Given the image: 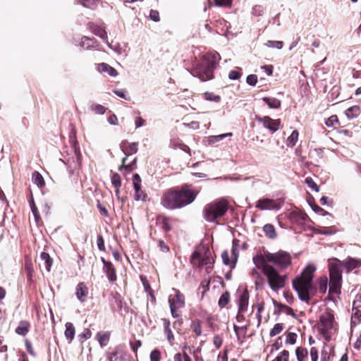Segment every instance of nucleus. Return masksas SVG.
<instances>
[{
  "label": "nucleus",
  "instance_id": "obj_61",
  "mask_svg": "<svg viewBox=\"0 0 361 361\" xmlns=\"http://www.w3.org/2000/svg\"><path fill=\"white\" fill-rule=\"evenodd\" d=\"M93 33L102 39H105L107 38V33L104 30L96 28L93 30Z\"/></svg>",
  "mask_w": 361,
  "mask_h": 361
},
{
  "label": "nucleus",
  "instance_id": "obj_32",
  "mask_svg": "<svg viewBox=\"0 0 361 361\" xmlns=\"http://www.w3.org/2000/svg\"><path fill=\"white\" fill-rule=\"evenodd\" d=\"M111 295V305L112 306V308H114V306L116 305L118 310H121L122 309V298L121 295L118 293H112Z\"/></svg>",
  "mask_w": 361,
  "mask_h": 361
},
{
  "label": "nucleus",
  "instance_id": "obj_24",
  "mask_svg": "<svg viewBox=\"0 0 361 361\" xmlns=\"http://www.w3.org/2000/svg\"><path fill=\"white\" fill-rule=\"evenodd\" d=\"M262 100L264 102L270 109H279L281 104V101L274 97H264Z\"/></svg>",
  "mask_w": 361,
  "mask_h": 361
},
{
  "label": "nucleus",
  "instance_id": "obj_2",
  "mask_svg": "<svg viewBox=\"0 0 361 361\" xmlns=\"http://www.w3.org/2000/svg\"><path fill=\"white\" fill-rule=\"evenodd\" d=\"M316 267L312 264H307L300 276L292 281L293 288L297 293L298 298L309 303L316 293V288L313 285L314 273Z\"/></svg>",
  "mask_w": 361,
  "mask_h": 361
},
{
  "label": "nucleus",
  "instance_id": "obj_59",
  "mask_svg": "<svg viewBox=\"0 0 361 361\" xmlns=\"http://www.w3.org/2000/svg\"><path fill=\"white\" fill-rule=\"evenodd\" d=\"M146 197H147V195L142 190V189L135 191V200L136 201H139V200L145 201Z\"/></svg>",
  "mask_w": 361,
  "mask_h": 361
},
{
  "label": "nucleus",
  "instance_id": "obj_18",
  "mask_svg": "<svg viewBox=\"0 0 361 361\" xmlns=\"http://www.w3.org/2000/svg\"><path fill=\"white\" fill-rule=\"evenodd\" d=\"M88 294V288L83 282L79 283L75 288V295L78 300L83 302L86 300V297Z\"/></svg>",
  "mask_w": 361,
  "mask_h": 361
},
{
  "label": "nucleus",
  "instance_id": "obj_17",
  "mask_svg": "<svg viewBox=\"0 0 361 361\" xmlns=\"http://www.w3.org/2000/svg\"><path fill=\"white\" fill-rule=\"evenodd\" d=\"M249 300V293L247 289L244 290L238 298V312L243 313L247 310Z\"/></svg>",
  "mask_w": 361,
  "mask_h": 361
},
{
  "label": "nucleus",
  "instance_id": "obj_45",
  "mask_svg": "<svg viewBox=\"0 0 361 361\" xmlns=\"http://www.w3.org/2000/svg\"><path fill=\"white\" fill-rule=\"evenodd\" d=\"M242 69L237 67L234 70H231L228 73V78L231 80H235L239 79L242 75Z\"/></svg>",
  "mask_w": 361,
  "mask_h": 361
},
{
  "label": "nucleus",
  "instance_id": "obj_10",
  "mask_svg": "<svg viewBox=\"0 0 361 361\" xmlns=\"http://www.w3.org/2000/svg\"><path fill=\"white\" fill-rule=\"evenodd\" d=\"M265 276L268 279V283L272 290L277 291L284 287L286 276L281 275L275 267H270V270Z\"/></svg>",
  "mask_w": 361,
  "mask_h": 361
},
{
  "label": "nucleus",
  "instance_id": "obj_3",
  "mask_svg": "<svg viewBox=\"0 0 361 361\" xmlns=\"http://www.w3.org/2000/svg\"><path fill=\"white\" fill-rule=\"evenodd\" d=\"M221 57L218 52H208L194 63L190 73L201 81L212 80L214 78V71Z\"/></svg>",
  "mask_w": 361,
  "mask_h": 361
},
{
  "label": "nucleus",
  "instance_id": "obj_36",
  "mask_svg": "<svg viewBox=\"0 0 361 361\" xmlns=\"http://www.w3.org/2000/svg\"><path fill=\"white\" fill-rule=\"evenodd\" d=\"M163 322L164 331L167 336V340L169 343H171L174 338L172 331L170 329V321L169 319H164Z\"/></svg>",
  "mask_w": 361,
  "mask_h": 361
},
{
  "label": "nucleus",
  "instance_id": "obj_57",
  "mask_svg": "<svg viewBox=\"0 0 361 361\" xmlns=\"http://www.w3.org/2000/svg\"><path fill=\"white\" fill-rule=\"evenodd\" d=\"M161 353L159 350L154 349L150 353V361H160Z\"/></svg>",
  "mask_w": 361,
  "mask_h": 361
},
{
  "label": "nucleus",
  "instance_id": "obj_6",
  "mask_svg": "<svg viewBox=\"0 0 361 361\" xmlns=\"http://www.w3.org/2000/svg\"><path fill=\"white\" fill-rule=\"evenodd\" d=\"M190 262L193 267L206 266V271L209 273V269H212L214 260L209 249L205 248L203 253L197 250L194 251L190 256Z\"/></svg>",
  "mask_w": 361,
  "mask_h": 361
},
{
  "label": "nucleus",
  "instance_id": "obj_58",
  "mask_svg": "<svg viewBox=\"0 0 361 361\" xmlns=\"http://www.w3.org/2000/svg\"><path fill=\"white\" fill-rule=\"evenodd\" d=\"M246 82L251 86H255L257 82V76L255 74H250L247 76Z\"/></svg>",
  "mask_w": 361,
  "mask_h": 361
},
{
  "label": "nucleus",
  "instance_id": "obj_19",
  "mask_svg": "<svg viewBox=\"0 0 361 361\" xmlns=\"http://www.w3.org/2000/svg\"><path fill=\"white\" fill-rule=\"evenodd\" d=\"M343 264L346 269V271L350 272L361 265V260L348 257L343 261Z\"/></svg>",
  "mask_w": 361,
  "mask_h": 361
},
{
  "label": "nucleus",
  "instance_id": "obj_55",
  "mask_svg": "<svg viewBox=\"0 0 361 361\" xmlns=\"http://www.w3.org/2000/svg\"><path fill=\"white\" fill-rule=\"evenodd\" d=\"M91 336H92L91 331L89 329H85L83 332L78 336V338L81 342H83V341L87 340L88 338H90L91 337Z\"/></svg>",
  "mask_w": 361,
  "mask_h": 361
},
{
  "label": "nucleus",
  "instance_id": "obj_43",
  "mask_svg": "<svg viewBox=\"0 0 361 361\" xmlns=\"http://www.w3.org/2000/svg\"><path fill=\"white\" fill-rule=\"evenodd\" d=\"M295 355L298 361H304L307 356V350L305 348L298 347L295 350Z\"/></svg>",
  "mask_w": 361,
  "mask_h": 361
},
{
  "label": "nucleus",
  "instance_id": "obj_47",
  "mask_svg": "<svg viewBox=\"0 0 361 361\" xmlns=\"http://www.w3.org/2000/svg\"><path fill=\"white\" fill-rule=\"evenodd\" d=\"M265 45L269 48L281 49L283 46V42L282 41L268 40Z\"/></svg>",
  "mask_w": 361,
  "mask_h": 361
},
{
  "label": "nucleus",
  "instance_id": "obj_15",
  "mask_svg": "<svg viewBox=\"0 0 361 361\" xmlns=\"http://www.w3.org/2000/svg\"><path fill=\"white\" fill-rule=\"evenodd\" d=\"M173 290L175 292V295L169 297V306L178 308L183 307L185 306L184 295L178 289L173 288Z\"/></svg>",
  "mask_w": 361,
  "mask_h": 361
},
{
  "label": "nucleus",
  "instance_id": "obj_52",
  "mask_svg": "<svg viewBox=\"0 0 361 361\" xmlns=\"http://www.w3.org/2000/svg\"><path fill=\"white\" fill-rule=\"evenodd\" d=\"M204 99L207 101L219 102L221 100V97L219 95L214 94L212 92H207L204 94Z\"/></svg>",
  "mask_w": 361,
  "mask_h": 361
},
{
  "label": "nucleus",
  "instance_id": "obj_7",
  "mask_svg": "<svg viewBox=\"0 0 361 361\" xmlns=\"http://www.w3.org/2000/svg\"><path fill=\"white\" fill-rule=\"evenodd\" d=\"M72 148L73 150V154L71 157H68L65 159H60L64 164L66 165L67 170L70 176L74 175L75 173L79 170L81 166L82 159L80 147L76 140L73 142Z\"/></svg>",
  "mask_w": 361,
  "mask_h": 361
},
{
  "label": "nucleus",
  "instance_id": "obj_63",
  "mask_svg": "<svg viewBox=\"0 0 361 361\" xmlns=\"http://www.w3.org/2000/svg\"><path fill=\"white\" fill-rule=\"evenodd\" d=\"M97 247L100 251L105 250L104 240L102 235H99L97 239Z\"/></svg>",
  "mask_w": 361,
  "mask_h": 361
},
{
  "label": "nucleus",
  "instance_id": "obj_49",
  "mask_svg": "<svg viewBox=\"0 0 361 361\" xmlns=\"http://www.w3.org/2000/svg\"><path fill=\"white\" fill-rule=\"evenodd\" d=\"M328 286V279L326 277L321 278L319 282V290L321 293L324 294L326 292Z\"/></svg>",
  "mask_w": 361,
  "mask_h": 361
},
{
  "label": "nucleus",
  "instance_id": "obj_22",
  "mask_svg": "<svg viewBox=\"0 0 361 361\" xmlns=\"http://www.w3.org/2000/svg\"><path fill=\"white\" fill-rule=\"evenodd\" d=\"M103 271L106 274V276L110 282L116 281L117 276L116 274V269L111 262L105 267H103Z\"/></svg>",
  "mask_w": 361,
  "mask_h": 361
},
{
  "label": "nucleus",
  "instance_id": "obj_44",
  "mask_svg": "<svg viewBox=\"0 0 361 361\" xmlns=\"http://www.w3.org/2000/svg\"><path fill=\"white\" fill-rule=\"evenodd\" d=\"M111 181L116 189H119L121 186V176L118 173H113L111 176Z\"/></svg>",
  "mask_w": 361,
  "mask_h": 361
},
{
  "label": "nucleus",
  "instance_id": "obj_60",
  "mask_svg": "<svg viewBox=\"0 0 361 361\" xmlns=\"http://www.w3.org/2000/svg\"><path fill=\"white\" fill-rule=\"evenodd\" d=\"M338 122V119L336 115H332L330 117H329L326 121L325 124L328 127H332L336 123Z\"/></svg>",
  "mask_w": 361,
  "mask_h": 361
},
{
  "label": "nucleus",
  "instance_id": "obj_39",
  "mask_svg": "<svg viewBox=\"0 0 361 361\" xmlns=\"http://www.w3.org/2000/svg\"><path fill=\"white\" fill-rule=\"evenodd\" d=\"M40 258L42 260H43L44 262L45 267H46L47 270L49 271L52 266V262H53V260L51 258V257L49 256V255L47 252H42L40 255Z\"/></svg>",
  "mask_w": 361,
  "mask_h": 361
},
{
  "label": "nucleus",
  "instance_id": "obj_4",
  "mask_svg": "<svg viewBox=\"0 0 361 361\" xmlns=\"http://www.w3.org/2000/svg\"><path fill=\"white\" fill-rule=\"evenodd\" d=\"M228 209V203L224 199H219L206 204L203 209L204 219L208 222L223 216Z\"/></svg>",
  "mask_w": 361,
  "mask_h": 361
},
{
  "label": "nucleus",
  "instance_id": "obj_56",
  "mask_svg": "<svg viewBox=\"0 0 361 361\" xmlns=\"http://www.w3.org/2000/svg\"><path fill=\"white\" fill-rule=\"evenodd\" d=\"M221 258L223 263L225 265L229 266L231 267V265L232 264V260H230L228 252L227 250H224L221 254Z\"/></svg>",
  "mask_w": 361,
  "mask_h": 361
},
{
  "label": "nucleus",
  "instance_id": "obj_23",
  "mask_svg": "<svg viewBox=\"0 0 361 361\" xmlns=\"http://www.w3.org/2000/svg\"><path fill=\"white\" fill-rule=\"evenodd\" d=\"M290 220L298 224H301L307 219V215L302 212L293 211L290 214Z\"/></svg>",
  "mask_w": 361,
  "mask_h": 361
},
{
  "label": "nucleus",
  "instance_id": "obj_30",
  "mask_svg": "<svg viewBox=\"0 0 361 361\" xmlns=\"http://www.w3.org/2000/svg\"><path fill=\"white\" fill-rule=\"evenodd\" d=\"M345 114L348 119L356 118L360 114V108L358 106H353L347 109Z\"/></svg>",
  "mask_w": 361,
  "mask_h": 361
},
{
  "label": "nucleus",
  "instance_id": "obj_37",
  "mask_svg": "<svg viewBox=\"0 0 361 361\" xmlns=\"http://www.w3.org/2000/svg\"><path fill=\"white\" fill-rule=\"evenodd\" d=\"M299 133L298 130H295L292 132L290 136L287 138L286 145L288 147H293L295 145L298 140Z\"/></svg>",
  "mask_w": 361,
  "mask_h": 361
},
{
  "label": "nucleus",
  "instance_id": "obj_25",
  "mask_svg": "<svg viewBox=\"0 0 361 361\" xmlns=\"http://www.w3.org/2000/svg\"><path fill=\"white\" fill-rule=\"evenodd\" d=\"M263 231L265 235L269 239H275L277 237L275 227L271 224H267L263 226Z\"/></svg>",
  "mask_w": 361,
  "mask_h": 361
},
{
  "label": "nucleus",
  "instance_id": "obj_38",
  "mask_svg": "<svg viewBox=\"0 0 361 361\" xmlns=\"http://www.w3.org/2000/svg\"><path fill=\"white\" fill-rule=\"evenodd\" d=\"M250 276L252 279H255V284L257 286L262 284L264 279L256 268L252 269Z\"/></svg>",
  "mask_w": 361,
  "mask_h": 361
},
{
  "label": "nucleus",
  "instance_id": "obj_34",
  "mask_svg": "<svg viewBox=\"0 0 361 361\" xmlns=\"http://www.w3.org/2000/svg\"><path fill=\"white\" fill-rule=\"evenodd\" d=\"M231 133H224V134H220L218 135H212L207 137L209 145H213L216 142H220L224 138L226 137L231 136Z\"/></svg>",
  "mask_w": 361,
  "mask_h": 361
},
{
  "label": "nucleus",
  "instance_id": "obj_62",
  "mask_svg": "<svg viewBox=\"0 0 361 361\" xmlns=\"http://www.w3.org/2000/svg\"><path fill=\"white\" fill-rule=\"evenodd\" d=\"M191 327L193 329V331L197 336L201 335L202 328H201L200 322H198L197 323L192 322Z\"/></svg>",
  "mask_w": 361,
  "mask_h": 361
},
{
  "label": "nucleus",
  "instance_id": "obj_35",
  "mask_svg": "<svg viewBox=\"0 0 361 361\" xmlns=\"http://www.w3.org/2000/svg\"><path fill=\"white\" fill-rule=\"evenodd\" d=\"M95 40L94 38H90L88 37H82L81 39V42L80 43V46L84 49H88L91 47H94V44Z\"/></svg>",
  "mask_w": 361,
  "mask_h": 361
},
{
  "label": "nucleus",
  "instance_id": "obj_29",
  "mask_svg": "<svg viewBox=\"0 0 361 361\" xmlns=\"http://www.w3.org/2000/svg\"><path fill=\"white\" fill-rule=\"evenodd\" d=\"M110 334L108 331L102 332L99 331L97 334V338L101 347H104L109 341Z\"/></svg>",
  "mask_w": 361,
  "mask_h": 361
},
{
  "label": "nucleus",
  "instance_id": "obj_31",
  "mask_svg": "<svg viewBox=\"0 0 361 361\" xmlns=\"http://www.w3.org/2000/svg\"><path fill=\"white\" fill-rule=\"evenodd\" d=\"M128 157H124L122 159V165L118 167V171H122L123 169H125L127 172H130L134 166L137 162V157L134 158V159L128 164H126V162L127 161Z\"/></svg>",
  "mask_w": 361,
  "mask_h": 361
},
{
  "label": "nucleus",
  "instance_id": "obj_14",
  "mask_svg": "<svg viewBox=\"0 0 361 361\" xmlns=\"http://www.w3.org/2000/svg\"><path fill=\"white\" fill-rule=\"evenodd\" d=\"M252 261L257 269H262L264 275L270 270V267H273L267 263L268 261L265 256L264 257L262 255H255L252 257Z\"/></svg>",
  "mask_w": 361,
  "mask_h": 361
},
{
  "label": "nucleus",
  "instance_id": "obj_53",
  "mask_svg": "<svg viewBox=\"0 0 361 361\" xmlns=\"http://www.w3.org/2000/svg\"><path fill=\"white\" fill-rule=\"evenodd\" d=\"M305 183L308 185L309 188H310L315 192H319V187L317 185V183L313 180V179L312 178H310V177L306 178Z\"/></svg>",
  "mask_w": 361,
  "mask_h": 361
},
{
  "label": "nucleus",
  "instance_id": "obj_11",
  "mask_svg": "<svg viewBox=\"0 0 361 361\" xmlns=\"http://www.w3.org/2000/svg\"><path fill=\"white\" fill-rule=\"evenodd\" d=\"M255 207L260 210H279L281 208L280 204L269 198L259 200Z\"/></svg>",
  "mask_w": 361,
  "mask_h": 361
},
{
  "label": "nucleus",
  "instance_id": "obj_51",
  "mask_svg": "<svg viewBox=\"0 0 361 361\" xmlns=\"http://www.w3.org/2000/svg\"><path fill=\"white\" fill-rule=\"evenodd\" d=\"M288 351L286 350H283L272 361H288Z\"/></svg>",
  "mask_w": 361,
  "mask_h": 361
},
{
  "label": "nucleus",
  "instance_id": "obj_28",
  "mask_svg": "<svg viewBox=\"0 0 361 361\" xmlns=\"http://www.w3.org/2000/svg\"><path fill=\"white\" fill-rule=\"evenodd\" d=\"M32 180L38 188H42L44 186L45 182L42 174L37 171H35L32 174Z\"/></svg>",
  "mask_w": 361,
  "mask_h": 361
},
{
  "label": "nucleus",
  "instance_id": "obj_33",
  "mask_svg": "<svg viewBox=\"0 0 361 361\" xmlns=\"http://www.w3.org/2000/svg\"><path fill=\"white\" fill-rule=\"evenodd\" d=\"M75 327L73 324L71 322H67L66 324V331H65V336L66 338L69 340V341H71L75 336Z\"/></svg>",
  "mask_w": 361,
  "mask_h": 361
},
{
  "label": "nucleus",
  "instance_id": "obj_42",
  "mask_svg": "<svg viewBox=\"0 0 361 361\" xmlns=\"http://www.w3.org/2000/svg\"><path fill=\"white\" fill-rule=\"evenodd\" d=\"M106 359L109 361H121V356L118 349H115L112 352L108 353L106 355Z\"/></svg>",
  "mask_w": 361,
  "mask_h": 361
},
{
  "label": "nucleus",
  "instance_id": "obj_40",
  "mask_svg": "<svg viewBox=\"0 0 361 361\" xmlns=\"http://www.w3.org/2000/svg\"><path fill=\"white\" fill-rule=\"evenodd\" d=\"M28 202H29V204H30L32 213L35 219V221H38V220L40 219V215H39V211L37 209V207L35 205V203L34 202L32 195H31L30 200H29Z\"/></svg>",
  "mask_w": 361,
  "mask_h": 361
},
{
  "label": "nucleus",
  "instance_id": "obj_27",
  "mask_svg": "<svg viewBox=\"0 0 361 361\" xmlns=\"http://www.w3.org/2000/svg\"><path fill=\"white\" fill-rule=\"evenodd\" d=\"M238 240H233L232 243V249H231V257H232V264L231 265V268L233 269L235 267L238 257Z\"/></svg>",
  "mask_w": 361,
  "mask_h": 361
},
{
  "label": "nucleus",
  "instance_id": "obj_46",
  "mask_svg": "<svg viewBox=\"0 0 361 361\" xmlns=\"http://www.w3.org/2000/svg\"><path fill=\"white\" fill-rule=\"evenodd\" d=\"M140 279H141V281L142 283V285H143V287L145 288V290L146 292H147L152 298L154 299V296L153 295V290H152V288L150 287V285H149V282L147 280V278L145 276H140Z\"/></svg>",
  "mask_w": 361,
  "mask_h": 361
},
{
  "label": "nucleus",
  "instance_id": "obj_5",
  "mask_svg": "<svg viewBox=\"0 0 361 361\" xmlns=\"http://www.w3.org/2000/svg\"><path fill=\"white\" fill-rule=\"evenodd\" d=\"M265 257L268 262L272 263L279 270L286 269L292 264L290 254L284 250H279L276 252H264Z\"/></svg>",
  "mask_w": 361,
  "mask_h": 361
},
{
  "label": "nucleus",
  "instance_id": "obj_1",
  "mask_svg": "<svg viewBox=\"0 0 361 361\" xmlns=\"http://www.w3.org/2000/svg\"><path fill=\"white\" fill-rule=\"evenodd\" d=\"M198 192L193 190L191 185L185 184L180 188L167 190L162 195L161 203L168 209H177L192 203Z\"/></svg>",
  "mask_w": 361,
  "mask_h": 361
},
{
  "label": "nucleus",
  "instance_id": "obj_26",
  "mask_svg": "<svg viewBox=\"0 0 361 361\" xmlns=\"http://www.w3.org/2000/svg\"><path fill=\"white\" fill-rule=\"evenodd\" d=\"M30 330V324L28 322L23 320L19 322L16 329V333L20 336H25Z\"/></svg>",
  "mask_w": 361,
  "mask_h": 361
},
{
  "label": "nucleus",
  "instance_id": "obj_54",
  "mask_svg": "<svg viewBox=\"0 0 361 361\" xmlns=\"http://www.w3.org/2000/svg\"><path fill=\"white\" fill-rule=\"evenodd\" d=\"M297 339V334L293 332H289L287 334L286 338V343L294 345L296 343Z\"/></svg>",
  "mask_w": 361,
  "mask_h": 361
},
{
  "label": "nucleus",
  "instance_id": "obj_13",
  "mask_svg": "<svg viewBox=\"0 0 361 361\" xmlns=\"http://www.w3.org/2000/svg\"><path fill=\"white\" fill-rule=\"evenodd\" d=\"M353 314L351 319V326L355 325L353 319H357L359 323H361V295L357 294L353 303Z\"/></svg>",
  "mask_w": 361,
  "mask_h": 361
},
{
  "label": "nucleus",
  "instance_id": "obj_9",
  "mask_svg": "<svg viewBox=\"0 0 361 361\" xmlns=\"http://www.w3.org/2000/svg\"><path fill=\"white\" fill-rule=\"evenodd\" d=\"M334 322V315L332 312L327 311L322 314L319 317V332L324 336L326 341L331 340V330L333 329Z\"/></svg>",
  "mask_w": 361,
  "mask_h": 361
},
{
  "label": "nucleus",
  "instance_id": "obj_50",
  "mask_svg": "<svg viewBox=\"0 0 361 361\" xmlns=\"http://www.w3.org/2000/svg\"><path fill=\"white\" fill-rule=\"evenodd\" d=\"M98 0H78V3L85 8H93L97 4Z\"/></svg>",
  "mask_w": 361,
  "mask_h": 361
},
{
  "label": "nucleus",
  "instance_id": "obj_20",
  "mask_svg": "<svg viewBox=\"0 0 361 361\" xmlns=\"http://www.w3.org/2000/svg\"><path fill=\"white\" fill-rule=\"evenodd\" d=\"M314 233L324 235H331L337 233L338 229L335 226H319L313 229Z\"/></svg>",
  "mask_w": 361,
  "mask_h": 361
},
{
  "label": "nucleus",
  "instance_id": "obj_21",
  "mask_svg": "<svg viewBox=\"0 0 361 361\" xmlns=\"http://www.w3.org/2000/svg\"><path fill=\"white\" fill-rule=\"evenodd\" d=\"M97 71L100 73H106L111 77L118 75V71L112 66L106 63H101L98 64Z\"/></svg>",
  "mask_w": 361,
  "mask_h": 361
},
{
  "label": "nucleus",
  "instance_id": "obj_48",
  "mask_svg": "<svg viewBox=\"0 0 361 361\" xmlns=\"http://www.w3.org/2000/svg\"><path fill=\"white\" fill-rule=\"evenodd\" d=\"M283 329V324L281 323L276 324L269 332V336L274 337L279 334Z\"/></svg>",
  "mask_w": 361,
  "mask_h": 361
},
{
  "label": "nucleus",
  "instance_id": "obj_41",
  "mask_svg": "<svg viewBox=\"0 0 361 361\" xmlns=\"http://www.w3.org/2000/svg\"><path fill=\"white\" fill-rule=\"evenodd\" d=\"M230 300V293L228 291L224 292L219 298L218 304L221 308L226 307V305L229 302Z\"/></svg>",
  "mask_w": 361,
  "mask_h": 361
},
{
  "label": "nucleus",
  "instance_id": "obj_64",
  "mask_svg": "<svg viewBox=\"0 0 361 361\" xmlns=\"http://www.w3.org/2000/svg\"><path fill=\"white\" fill-rule=\"evenodd\" d=\"M149 18L154 22H159L160 20L159 12L152 9L149 12Z\"/></svg>",
  "mask_w": 361,
  "mask_h": 361
},
{
  "label": "nucleus",
  "instance_id": "obj_12",
  "mask_svg": "<svg viewBox=\"0 0 361 361\" xmlns=\"http://www.w3.org/2000/svg\"><path fill=\"white\" fill-rule=\"evenodd\" d=\"M256 120L260 123H262L264 127L265 128H267L272 133L276 132L279 130V126L281 123V121L279 119L274 120L269 116H264V117H257V116Z\"/></svg>",
  "mask_w": 361,
  "mask_h": 361
},
{
  "label": "nucleus",
  "instance_id": "obj_16",
  "mask_svg": "<svg viewBox=\"0 0 361 361\" xmlns=\"http://www.w3.org/2000/svg\"><path fill=\"white\" fill-rule=\"evenodd\" d=\"M120 149L123 153L126 155L125 157H128L131 154H135L138 151V143L137 142H128V140H124L120 144Z\"/></svg>",
  "mask_w": 361,
  "mask_h": 361
},
{
  "label": "nucleus",
  "instance_id": "obj_8",
  "mask_svg": "<svg viewBox=\"0 0 361 361\" xmlns=\"http://www.w3.org/2000/svg\"><path fill=\"white\" fill-rule=\"evenodd\" d=\"M342 283L341 270L338 265L332 264L329 267V299L331 294H339L341 293Z\"/></svg>",
  "mask_w": 361,
  "mask_h": 361
}]
</instances>
